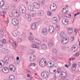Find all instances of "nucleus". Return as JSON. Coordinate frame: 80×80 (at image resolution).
Returning a JSON list of instances; mask_svg holds the SVG:
<instances>
[{
  "label": "nucleus",
  "mask_w": 80,
  "mask_h": 80,
  "mask_svg": "<svg viewBox=\"0 0 80 80\" xmlns=\"http://www.w3.org/2000/svg\"><path fill=\"white\" fill-rule=\"evenodd\" d=\"M19 10L20 12L22 14H24L26 13V8L23 6H21L19 8Z\"/></svg>",
  "instance_id": "nucleus-1"
},
{
  "label": "nucleus",
  "mask_w": 80,
  "mask_h": 80,
  "mask_svg": "<svg viewBox=\"0 0 80 80\" xmlns=\"http://www.w3.org/2000/svg\"><path fill=\"white\" fill-rule=\"evenodd\" d=\"M45 59H42L40 61L39 65L41 67H44L45 66L46 64V61H45Z\"/></svg>",
  "instance_id": "nucleus-2"
},
{
  "label": "nucleus",
  "mask_w": 80,
  "mask_h": 80,
  "mask_svg": "<svg viewBox=\"0 0 80 80\" xmlns=\"http://www.w3.org/2000/svg\"><path fill=\"white\" fill-rule=\"evenodd\" d=\"M41 76L44 78H47L50 76V74L49 73L43 72L41 73Z\"/></svg>",
  "instance_id": "nucleus-3"
},
{
  "label": "nucleus",
  "mask_w": 80,
  "mask_h": 80,
  "mask_svg": "<svg viewBox=\"0 0 80 80\" xmlns=\"http://www.w3.org/2000/svg\"><path fill=\"white\" fill-rule=\"evenodd\" d=\"M69 42V39H68L65 38H63L61 40V42L62 44H66Z\"/></svg>",
  "instance_id": "nucleus-4"
},
{
  "label": "nucleus",
  "mask_w": 80,
  "mask_h": 80,
  "mask_svg": "<svg viewBox=\"0 0 80 80\" xmlns=\"http://www.w3.org/2000/svg\"><path fill=\"white\" fill-rule=\"evenodd\" d=\"M62 23L65 25H67L69 23V21H68V19L65 18L62 19Z\"/></svg>",
  "instance_id": "nucleus-5"
},
{
  "label": "nucleus",
  "mask_w": 80,
  "mask_h": 80,
  "mask_svg": "<svg viewBox=\"0 0 80 80\" xmlns=\"http://www.w3.org/2000/svg\"><path fill=\"white\" fill-rule=\"evenodd\" d=\"M41 33L44 35H47L48 33V29L47 28H43L42 30Z\"/></svg>",
  "instance_id": "nucleus-6"
},
{
  "label": "nucleus",
  "mask_w": 80,
  "mask_h": 80,
  "mask_svg": "<svg viewBox=\"0 0 80 80\" xmlns=\"http://www.w3.org/2000/svg\"><path fill=\"white\" fill-rule=\"evenodd\" d=\"M9 69L12 72H15L16 70V68H15V67L13 65H11L9 66Z\"/></svg>",
  "instance_id": "nucleus-7"
},
{
  "label": "nucleus",
  "mask_w": 80,
  "mask_h": 80,
  "mask_svg": "<svg viewBox=\"0 0 80 80\" xmlns=\"http://www.w3.org/2000/svg\"><path fill=\"white\" fill-rule=\"evenodd\" d=\"M20 33L19 32L16 30L12 32V35L14 37H17V36L19 35H20Z\"/></svg>",
  "instance_id": "nucleus-8"
},
{
  "label": "nucleus",
  "mask_w": 80,
  "mask_h": 80,
  "mask_svg": "<svg viewBox=\"0 0 80 80\" xmlns=\"http://www.w3.org/2000/svg\"><path fill=\"white\" fill-rule=\"evenodd\" d=\"M49 32L51 33H53V32L55 31V28L53 26H51L49 27Z\"/></svg>",
  "instance_id": "nucleus-9"
},
{
  "label": "nucleus",
  "mask_w": 80,
  "mask_h": 80,
  "mask_svg": "<svg viewBox=\"0 0 80 80\" xmlns=\"http://www.w3.org/2000/svg\"><path fill=\"white\" fill-rule=\"evenodd\" d=\"M9 69L7 67H4L3 69H2V72L4 73H9Z\"/></svg>",
  "instance_id": "nucleus-10"
},
{
  "label": "nucleus",
  "mask_w": 80,
  "mask_h": 80,
  "mask_svg": "<svg viewBox=\"0 0 80 80\" xmlns=\"http://www.w3.org/2000/svg\"><path fill=\"white\" fill-rule=\"evenodd\" d=\"M12 23L14 25H18L19 24V22L16 19H13L12 20Z\"/></svg>",
  "instance_id": "nucleus-11"
},
{
  "label": "nucleus",
  "mask_w": 80,
  "mask_h": 80,
  "mask_svg": "<svg viewBox=\"0 0 80 80\" xmlns=\"http://www.w3.org/2000/svg\"><path fill=\"white\" fill-rule=\"evenodd\" d=\"M67 76V74L66 72H62L61 73V78L62 79H64Z\"/></svg>",
  "instance_id": "nucleus-12"
},
{
  "label": "nucleus",
  "mask_w": 80,
  "mask_h": 80,
  "mask_svg": "<svg viewBox=\"0 0 80 80\" xmlns=\"http://www.w3.org/2000/svg\"><path fill=\"white\" fill-rule=\"evenodd\" d=\"M40 3L41 2H40V4H38V3L35 2L33 3V5L36 8H39L40 7Z\"/></svg>",
  "instance_id": "nucleus-13"
},
{
  "label": "nucleus",
  "mask_w": 80,
  "mask_h": 80,
  "mask_svg": "<svg viewBox=\"0 0 80 80\" xmlns=\"http://www.w3.org/2000/svg\"><path fill=\"white\" fill-rule=\"evenodd\" d=\"M73 29L71 28H69L68 29V35H71L73 33Z\"/></svg>",
  "instance_id": "nucleus-14"
},
{
  "label": "nucleus",
  "mask_w": 80,
  "mask_h": 80,
  "mask_svg": "<svg viewBox=\"0 0 80 80\" xmlns=\"http://www.w3.org/2000/svg\"><path fill=\"white\" fill-rule=\"evenodd\" d=\"M78 48V46L77 45H74L73 46V47L72 48L71 50L72 51H73V50H74V52H76V51H77Z\"/></svg>",
  "instance_id": "nucleus-15"
},
{
  "label": "nucleus",
  "mask_w": 80,
  "mask_h": 80,
  "mask_svg": "<svg viewBox=\"0 0 80 80\" xmlns=\"http://www.w3.org/2000/svg\"><path fill=\"white\" fill-rule=\"evenodd\" d=\"M2 10H8V9H9L8 6L7 4H5L3 6H2Z\"/></svg>",
  "instance_id": "nucleus-16"
},
{
  "label": "nucleus",
  "mask_w": 80,
  "mask_h": 80,
  "mask_svg": "<svg viewBox=\"0 0 80 80\" xmlns=\"http://www.w3.org/2000/svg\"><path fill=\"white\" fill-rule=\"evenodd\" d=\"M30 14L32 17H35L37 15V12L34 11H32L30 12Z\"/></svg>",
  "instance_id": "nucleus-17"
},
{
  "label": "nucleus",
  "mask_w": 80,
  "mask_h": 80,
  "mask_svg": "<svg viewBox=\"0 0 80 80\" xmlns=\"http://www.w3.org/2000/svg\"><path fill=\"white\" fill-rule=\"evenodd\" d=\"M25 16L26 17L27 20L29 22L31 21V17L30 16V15L28 13H26L25 15Z\"/></svg>",
  "instance_id": "nucleus-18"
},
{
  "label": "nucleus",
  "mask_w": 80,
  "mask_h": 80,
  "mask_svg": "<svg viewBox=\"0 0 80 80\" xmlns=\"http://www.w3.org/2000/svg\"><path fill=\"white\" fill-rule=\"evenodd\" d=\"M36 59V56L35 55H32L31 56V61L33 62Z\"/></svg>",
  "instance_id": "nucleus-19"
},
{
  "label": "nucleus",
  "mask_w": 80,
  "mask_h": 80,
  "mask_svg": "<svg viewBox=\"0 0 80 80\" xmlns=\"http://www.w3.org/2000/svg\"><path fill=\"white\" fill-rule=\"evenodd\" d=\"M28 10L30 11H32L34 9V6L32 5H30L28 7Z\"/></svg>",
  "instance_id": "nucleus-20"
},
{
  "label": "nucleus",
  "mask_w": 80,
  "mask_h": 80,
  "mask_svg": "<svg viewBox=\"0 0 80 80\" xmlns=\"http://www.w3.org/2000/svg\"><path fill=\"white\" fill-rule=\"evenodd\" d=\"M41 48L42 49H43V50H46L47 48V46L45 44L42 43L41 45Z\"/></svg>",
  "instance_id": "nucleus-21"
},
{
  "label": "nucleus",
  "mask_w": 80,
  "mask_h": 80,
  "mask_svg": "<svg viewBox=\"0 0 80 80\" xmlns=\"http://www.w3.org/2000/svg\"><path fill=\"white\" fill-rule=\"evenodd\" d=\"M58 22V19H57V17H54L53 18V20H52V23H54V24H55L57 22Z\"/></svg>",
  "instance_id": "nucleus-22"
},
{
  "label": "nucleus",
  "mask_w": 80,
  "mask_h": 80,
  "mask_svg": "<svg viewBox=\"0 0 80 80\" xmlns=\"http://www.w3.org/2000/svg\"><path fill=\"white\" fill-rule=\"evenodd\" d=\"M51 6H52V5H51L50 6V9L51 11H55V10H57V6L55 7V6H53L51 8Z\"/></svg>",
  "instance_id": "nucleus-23"
},
{
  "label": "nucleus",
  "mask_w": 80,
  "mask_h": 80,
  "mask_svg": "<svg viewBox=\"0 0 80 80\" xmlns=\"http://www.w3.org/2000/svg\"><path fill=\"white\" fill-rule=\"evenodd\" d=\"M14 15H15L16 17H18L20 15V13L19 12V11H16L14 13Z\"/></svg>",
  "instance_id": "nucleus-24"
},
{
  "label": "nucleus",
  "mask_w": 80,
  "mask_h": 80,
  "mask_svg": "<svg viewBox=\"0 0 80 80\" xmlns=\"http://www.w3.org/2000/svg\"><path fill=\"white\" fill-rule=\"evenodd\" d=\"M0 7H2V6L4 5L5 3V1L3 0H0Z\"/></svg>",
  "instance_id": "nucleus-25"
},
{
  "label": "nucleus",
  "mask_w": 80,
  "mask_h": 80,
  "mask_svg": "<svg viewBox=\"0 0 80 80\" xmlns=\"http://www.w3.org/2000/svg\"><path fill=\"white\" fill-rule=\"evenodd\" d=\"M4 64H5V62L2 60L0 61V68H2L3 65H4Z\"/></svg>",
  "instance_id": "nucleus-26"
},
{
  "label": "nucleus",
  "mask_w": 80,
  "mask_h": 80,
  "mask_svg": "<svg viewBox=\"0 0 80 80\" xmlns=\"http://www.w3.org/2000/svg\"><path fill=\"white\" fill-rule=\"evenodd\" d=\"M31 28L32 29H33V30H35V29H36V28H37V26H36V24H32L31 26Z\"/></svg>",
  "instance_id": "nucleus-27"
},
{
  "label": "nucleus",
  "mask_w": 80,
  "mask_h": 80,
  "mask_svg": "<svg viewBox=\"0 0 80 80\" xmlns=\"http://www.w3.org/2000/svg\"><path fill=\"white\" fill-rule=\"evenodd\" d=\"M38 13L39 15H44V12L43 11H39L38 12Z\"/></svg>",
  "instance_id": "nucleus-28"
},
{
  "label": "nucleus",
  "mask_w": 80,
  "mask_h": 80,
  "mask_svg": "<svg viewBox=\"0 0 80 80\" xmlns=\"http://www.w3.org/2000/svg\"><path fill=\"white\" fill-rule=\"evenodd\" d=\"M9 80H15V76L13 75H11L9 78Z\"/></svg>",
  "instance_id": "nucleus-29"
},
{
  "label": "nucleus",
  "mask_w": 80,
  "mask_h": 80,
  "mask_svg": "<svg viewBox=\"0 0 80 80\" xmlns=\"http://www.w3.org/2000/svg\"><path fill=\"white\" fill-rule=\"evenodd\" d=\"M31 47L32 48H37V49H39V48H40L39 47H38L35 44H33L32 45H31Z\"/></svg>",
  "instance_id": "nucleus-30"
},
{
  "label": "nucleus",
  "mask_w": 80,
  "mask_h": 80,
  "mask_svg": "<svg viewBox=\"0 0 80 80\" xmlns=\"http://www.w3.org/2000/svg\"><path fill=\"white\" fill-rule=\"evenodd\" d=\"M60 37L62 38L65 36V34L63 32H62L60 34Z\"/></svg>",
  "instance_id": "nucleus-31"
},
{
  "label": "nucleus",
  "mask_w": 80,
  "mask_h": 80,
  "mask_svg": "<svg viewBox=\"0 0 80 80\" xmlns=\"http://www.w3.org/2000/svg\"><path fill=\"white\" fill-rule=\"evenodd\" d=\"M2 52H3L4 53H8V49L4 48Z\"/></svg>",
  "instance_id": "nucleus-32"
},
{
  "label": "nucleus",
  "mask_w": 80,
  "mask_h": 80,
  "mask_svg": "<svg viewBox=\"0 0 80 80\" xmlns=\"http://www.w3.org/2000/svg\"><path fill=\"white\" fill-rule=\"evenodd\" d=\"M35 66V64L34 63H31L29 66V68L31 69H32V68Z\"/></svg>",
  "instance_id": "nucleus-33"
},
{
  "label": "nucleus",
  "mask_w": 80,
  "mask_h": 80,
  "mask_svg": "<svg viewBox=\"0 0 80 80\" xmlns=\"http://www.w3.org/2000/svg\"><path fill=\"white\" fill-rule=\"evenodd\" d=\"M49 63L51 65H53L55 64V62H54V61L52 60H51L49 61Z\"/></svg>",
  "instance_id": "nucleus-34"
},
{
  "label": "nucleus",
  "mask_w": 80,
  "mask_h": 80,
  "mask_svg": "<svg viewBox=\"0 0 80 80\" xmlns=\"http://www.w3.org/2000/svg\"><path fill=\"white\" fill-rule=\"evenodd\" d=\"M58 77V73H55V74L54 77L53 78L54 79L56 80L57 78Z\"/></svg>",
  "instance_id": "nucleus-35"
},
{
  "label": "nucleus",
  "mask_w": 80,
  "mask_h": 80,
  "mask_svg": "<svg viewBox=\"0 0 80 80\" xmlns=\"http://www.w3.org/2000/svg\"><path fill=\"white\" fill-rule=\"evenodd\" d=\"M49 73H51L52 74H53V73H54V72H53V69L50 68L49 69Z\"/></svg>",
  "instance_id": "nucleus-36"
},
{
  "label": "nucleus",
  "mask_w": 80,
  "mask_h": 80,
  "mask_svg": "<svg viewBox=\"0 0 80 80\" xmlns=\"http://www.w3.org/2000/svg\"><path fill=\"white\" fill-rule=\"evenodd\" d=\"M17 40L18 42L20 43L22 41V39L21 38H19Z\"/></svg>",
  "instance_id": "nucleus-37"
},
{
  "label": "nucleus",
  "mask_w": 80,
  "mask_h": 80,
  "mask_svg": "<svg viewBox=\"0 0 80 80\" xmlns=\"http://www.w3.org/2000/svg\"><path fill=\"white\" fill-rule=\"evenodd\" d=\"M48 45L49 47H53V44L52 42H50L49 43V44H48Z\"/></svg>",
  "instance_id": "nucleus-38"
},
{
  "label": "nucleus",
  "mask_w": 80,
  "mask_h": 80,
  "mask_svg": "<svg viewBox=\"0 0 80 80\" xmlns=\"http://www.w3.org/2000/svg\"><path fill=\"white\" fill-rule=\"evenodd\" d=\"M28 39L31 40H33V37L32 36H31L28 38Z\"/></svg>",
  "instance_id": "nucleus-39"
},
{
  "label": "nucleus",
  "mask_w": 80,
  "mask_h": 80,
  "mask_svg": "<svg viewBox=\"0 0 80 80\" xmlns=\"http://www.w3.org/2000/svg\"><path fill=\"white\" fill-rule=\"evenodd\" d=\"M12 42V40L10 39L9 40H8V44L9 45H10V43H11Z\"/></svg>",
  "instance_id": "nucleus-40"
},
{
  "label": "nucleus",
  "mask_w": 80,
  "mask_h": 80,
  "mask_svg": "<svg viewBox=\"0 0 80 80\" xmlns=\"http://www.w3.org/2000/svg\"><path fill=\"white\" fill-rule=\"evenodd\" d=\"M79 52H78L74 55L75 57H78L79 56Z\"/></svg>",
  "instance_id": "nucleus-41"
},
{
  "label": "nucleus",
  "mask_w": 80,
  "mask_h": 80,
  "mask_svg": "<svg viewBox=\"0 0 80 80\" xmlns=\"http://www.w3.org/2000/svg\"><path fill=\"white\" fill-rule=\"evenodd\" d=\"M47 15L48 16H51L52 15V12H48Z\"/></svg>",
  "instance_id": "nucleus-42"
},
{
  "label": "nucleus",
  "mask_w": 80,
  "mask_h": 80,
  "mask_svg": "<svg viewBox=\"0 0 80 80\" xmlns=\"http://www.w3.org/2000/svg\"><path fill=\"white\" fill-rule=\"evenodd\" d=\"M13 47H14V48H16V47H17V43L15 42L13 44Z\"/></svg>",
  "instance_id": "nucleus-43"
},
{
  "label": "nucleus",
  "mask_w": 80,
  "mask_h": 80,
  "mask_svg": "<svg viewBox=\"0 0 80 80\" xmlns=\"http://www.w3.org/2000/svg\"><path fill=\"white\" fill-rule=\"evenodd\" d=\"M2 43H4V44L7 43V41H6V40L5 39H3L2 40Z\"/></svg>",
  "instance_id": "nucleus-44"
},
{
  "label": "nucleus",
  "mask_w": 80,
  "mask_h": 80,
  "mask_svg": "<svg viewBox=\"0 0 80 80\" xmlns=\"http://www.w3.org/2000/svg\"><path fill=\"white\" fill-rule=\"evenodd\" d=\"M77 66V64L76 63H73L72 65V67H76Z\"/></svg>",
  "instance_id": "nucleus-45"
},
{
  "label": "nucleus",
  "mask_w": 80,
  "mask_h": 80,
  "mask_svg": "<svg viewBox=\"0 0 80 80\" xmlns=\"http://www.w3.org/2000/svg\"><path fill=\"white\" fill-rule=\"evenodd\" d=\"M38 42H35V43H38V44H39V45H40V41L39 40H38Z\"/></svg>",
  "instance_id": "nucleus-46"
},
{
  "label": "nucleus",
  "mask_w": 80,
  "mask_h": 80,
  "mask_svg": "<svg viewBox=\"0 0 80 80\" xmlns=\"http://www.w3.org/2000/svg\"><path fill=\"white\" fill-rule=\"evenodd\" d=\"M53 52L54 53H57V50L55 49H53Z\"/></svg>",
  "instance_id": "nucleus-47"
},
{
  "label": "nucleus",
  "mask_w": 80,
  "mask_h": 80,
  "mask_svg": "<svg viewBox=\"0 0 80 80\" xmlns=\"http://www.w3.org/2000/svg\"><path fill=\"white\" fill-rule=\"evenodd\" d=\"M62 13H64V12H65L66 11V10H65V8H63V10H62Z\"/></svg>",
  "instance_id": "nucleus-48"
},
{
  "label": "nucleus",
  "mask_w": 80,
  "mask_h": 80,
  "mask_svg": "<svg viewBox=\"0 0 80 80\" xmlns=\"http://www.w3.org/2000/svg\"><path fill=\"white\" fill-rule=\"evenodd\" d=\"M4 63H6V64H8V60L6 59L5 62H4Z\"/></svg>",
  "instance_id": "nucleus-49"
},
{
  "label": "nucleus",
  "mask_w": 80,
  "mask_h": 80,
  "mask_svg": "<svg viewBox=\"0 0 80 80\" xmlns=\"http://www.w3.org/2000/svg\"><path fill=\"white\" fill-rule=\"evenodd\" d=\"M0 37L1 38H3V35L0 33Z\"/></svg>",
  "instance_id": "nucleus-50"
},
{
  "label": "nucleus",
  "mask_w": 80,
  "mask_h": 80,
  "mask_svg": "<svg viewBox=\"0 0 80 80\" xmlns=\"http://www.w3.org/2000/svg\"><path fill=\"white\" fill-rule=\"evenodd\" d=\"M76 68H75V67H72V70H76Z\"/></svg>",
  "instance_id": "nucleus-51"
},
{
  "label": "nucleus",
  "mask_w": 80,
  "mask_h": 80,
  "mask_svg": "<svg viewBox=\"0 0 80 80\" xmlns=\"http://www.w3.org/2000/svg\"><path fill=\"white\" fill-rule=\"evenodd\" d=\"M64 10H66V12H64V13H65V14H67V10L66 9V8H65V9H64Z\"/></svg>",
  "instance_id": "nucleus-52"
},
{
  "label": "nucleus",
  "mask_w": 80,
  "mask_h": 80,
  "mask_svg": "<svg viewBox=\"0 0 80 80\" xmlns=\"http://www.w3.org/2000/svg\"><path fill=\"white\" fill-rule=\"evenodd\" d=\"M20 63V61H19V62H18V61H17L15 62V63H16V64H18Z\"/></svg>",
  "instance_id": "nucleus-53"
},
{
  "label": "nucleus",
  "mask_w": 80,
  "mask_h": 80,
  "mask_svg": "<svg viewBox=\"0 0 80 80\" xmlns=\"http://www.w3.org/2000/svg\"><path fill=\"white\" fill-rule=\"evenodd\" d=\"M4 22L6 23H8L9 22V21H4Z\"/></svg>",
  "instance_id": "nucleus-54"
},
{
  "label": "nucleus",
  "mask_w": 80,
  "mask_h": 80,
  "mask_svg": "<svg viewBox=\"0 0 80 80\" xmlns=\"http://www.w3.org/2000/svg\"><path fill=\"white\" fill-rule=\"evenodd\" d=\"M31 76V75H30V74H28L27 75V77H28L29 78H30V77Z\"/></svg>",
  "instance_id": "nucleus-55"
},
{
  "label": "nucleus",
  "mask_w": 80,
  "mask_h": 80,
  "mask_svg": "<svg viewBox=\"0 0 80 80\" xmlns=\"http://www.w3.org/2000/svg\"><path fill=\"white\" fill-rule=\"evenodd\" d=\"M45 1L47 3H49V0H45Z\"/></svg>",
  "instance_id": "nucleus-56"
},
{
  "label": "nucleus",
  "mask_w": 80,
  "mask_h": 80,
  "mask_svg": "<svg viewBox=\"0 0 80 80\" xmlns=\"http://www.w3.org/2000/svg\"><path fill=\"white\" fill-rule=\"evenodd\" d=\"M33 80V77H31L30 78V80Z\"/></svg>",
  "instance_id": "nucleus-57"
},
{
  "label": "nucleus",
  "mask_w": 80,
  "mask_h": 80,
  "mask_svg": "<svg viewBox=\"0 0 80 80\" xmlns=\"http://www.w3.org/2000/svg\"><path fill=\"white\" fill-rule=\"evenodd\" d=\"M48 21H46L45 22V24H46V25H48Z\"/></svg>",
  "instance_id": "nucleus-58"
},
{
  "label": "nucleus",
  "mask_w": 80,
  "mask_h": 80,
  "mask_svg": "<svg viewBox=\"0 0 80 80\" xmlns=\"http://www.w3.org/2000/svg\"><path fill=\"white\" fill-rule=\"evenodd\" d=\"M68 65L69 66H71V65H72V63L69 62V63L68 64Z\"/></svg>",
  "instance_id": "nucleus-59"
},
{
  "label": "nucleus",
  "mask_w": 80,
  "mask_h": 80,
  "mask_svg": "<svg viewBox=\"0 0 80 80\" xmlns=\"http://www.w3.org/2000/svg\"><path fill=\"white\" fill-rule=\"evenodd\" d=\"M19 57H17V60H19Z\"/></svg>",
  "instance_id": "nucleus-60"
},
{
  "label": "nucleus",
  "mask_w": 80,
  "mask_h": 80,
  "mask_svg": "<svg viewBox=\"0 0 80 80\" xmlns=\"http://www.w3.org/2000/svg\"><path fill=\"white\" fill-rule=\"evenodd\" d=\"M74 32H75V33H77V30L75 29L74 30Z\"/></svg>",
  "instance_id": "nucleus-61"
},
{
  "label": "nucleus",
  "mask_w": 80,
  "mask_h": 80,
  "mask_svg": "<svg viewBox=\"0 0 80 80\" xmlns=\"http://www.w3.org/2000/svg\"><path fill=\"white\" fill-rule=\"evenodd\" d=\"M58 26H57V27H56V30H58Z\"/></svg>",
  "instance_id": "nucleus-62"
},
{
  "label": "nucleus",
  "mask_w": 80,
  "mask_h": 80,
  "mask_svg": "<svg viewBox=\"0 0 80 80\" xmlns=\"http://www.w3.org/2000/svg\"><path fill=\"white\" fill-rule=\"evenodd\" d=\"M43 4H44V2H43L42 1L41 2V5H43Z\"/></svg>",
  "instance_id": "nucleus-63"
},
{
  "label": "nucleus",
  "mask_w": 80,
  "mask_h": 80,
  "mask_svg": "<svg viewBox=\"0 0 80 80\" xmlns=\"http://www.w3.org/2000/svg\"><path fill=\"white\" fill-rule=\"evenodd\" d=\"M65 66L66 67H67V68H68V65H67V64H66L65 65Z\"/></svg>",
  "instance_id": "nucleus-64"
}]
</instances>
